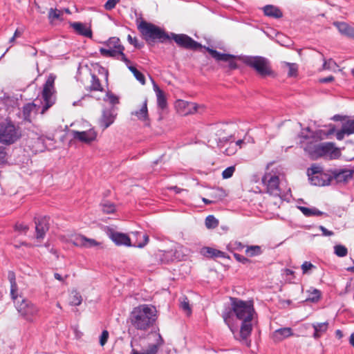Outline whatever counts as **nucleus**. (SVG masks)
Here are the masks:
<instances>
[{"instance_id": "nucleus-1", "label": "nucleus", "mask_w": 354, "mask_h": 354, "mask_svg": "<svg viewBox=\"0 0 354 354\" xmlns=\"http://www.w3.org/2000/svg\"><path fill=\"white\" fill-rule=\"evenodd\" d=\"M231 312L223 314L225 324L230 325V314L233 313L237 319L241 322L240 326V337L246 339L252 330V321L256 315L253 301H243L235 297H230Z\"/></svg>"}, {"instance_id": "nucleus-2", "label": "nucleus", "mask_w": 354, "mask_h": 354, "mask_svg": "<svg viewBox=\"0 0 354 354\" xmlns=\"http://www.w3.org/2000/svg\"><path fill=\"white\" fill-rule=\"evenodd\" d=\"M156 313L154 306L140 304L133 308L129 315V322L136 329L146 331L156 322Z\"/></svg>"}, {"instance_id": "nucleus-3", "label": "nucleus", "mask_w": 354, "mask_h": 354, "mask_svg": "<svg viewBox=\"0 0 354 354\" xmlns=\"http://www.w3.org/2000/svg\"><path fill=\"white\" fill-rule=\"evenodd\" d=\"M138 29L143 39L149 44L156 41L163 43L170 40V36L163 29L145 20L140 22Z\"/></svg>"}, {"instance_id": "nucleus-4", "label": "nucleus", "mask_w": 354, "mask_h": 354, "mask_svg": "<svg viewBox=\"0 0 354 354\" xmlns=\"http://www.w3.org/2000/svg\"><path fill=\"white\" fill-rule=\"evenodd\" d=\"M21 136L20 128L10 120L0 122V142L4 145L15 143Z\"/></svg>"}, {"instance_id": "nucleus-5", "label": "nucleus", "mask_w": 354, "mask_h": 354, "mask_svg": "<svg viewBox=\"0 0 354 354\" xmlns=\"http://www.w3.org/2000/svg\"><path fill=\"white\" fill-rule=\"evenodd\" d=\"M20 302H15V308L19 316L29 323H33L39 317V309L31 301L20 297Z\"/></svg>"}, {"instance_id": "nucleus-6", "label": "nucleus", "mask_w": 354, "mask_h": 354, "mask_svg": "<svg viewBox=\"0 0 354 354\" xmlns=\"http://www.w3.org/2000/svg\"><path fill=\"white\" fill-rule=\"evenodd\" d=\"M310 154L313 159L324 157L332 160L338 158L341 151L333 142H328L315 145Z\"/></svg>"}, {"instance_id": "nucleus-7", "label": "nucleus", "mask_w": 354, "mask_h": 354, "mask_svg": "<svg viewBox=\"0 0 354 354\" xmlns=\"http://www.w3.org/2000/svg\"><path fill=\"white\" fill-rule=\"evenodd\" d=\"M261 183L266 187V192L273 196H279L281 190L278 174L274 171H266L261 178Z\"/></svg>"}, {"instance_id": "nucleus-8", "label": "nucleus", "mask_w": 354, "mask_h": 354, "mask_svg": "<svg viewBox=\"0 0 354 354\" xmlns=\"http://www.w3.org/2000/svg\"><path fill=\"white\" fill-rule=\"evenodd\" d=\"M244 62L248 66L253 68L262 77L272 75L273 73L268 60L264 57H246Z\"/></svg>"}, {"instance_id": "nucleus-9", "label": "nucleus", "mask_w": 354, "mask_h": 354, "mask_svg": "<svg viewBox=\"0 0 354 354\" xmlns=\"http://www.w3.org/2000/svg\"><path fill=\"white\" fill-rule=\"evenodd\" d=\"M55 76L50 75L48 77L45 84H44L41 95L45 104L44 105L41 111V114H44L50 107H51L55 104Z\"/></svg>"}, {"instance_id": "nucleus-10", "label": "nucleus", "mask_w": 354, "mask_h": 354, "mask_svg": "<svg viewBox=\"0 0 354 354\" xmlns=\"http://www.w3.org/2000/svg\"><path fill=\"white\" fill-rule=\"evenodd\" d=\"M169 36L170 39H173L180 48L196 50L203 47L200 43L185 34L171 33Z\"/></svg>"}, {"instance_id": "nucleus-11", "label": "nucleus", "mask_w": 354, "mask_h": 354, "mask_svg": "<svg viewBox=\"0 0 354 354\" xmlns=\"http://www.w3.org/2000/svg\"><path fill=\"white\" fill-rule=\"evenodd\" d=\"M330 177L332 180H335L337 183H346L352 179L354 170L351 169H335L330 170Z\"/></svg>"}, {"instance_id": "nucleus-12", "label": "nucleus", "mask_w": 354, "mask_h": 354, "mask_svg": "<svg viewBox=\"0 0 354 354\" xmlns=\"http://www.w3.org/2000/svg\"><path fill=\"white\" fill-rule=\"evenodd\" d=\"M177 112L181 115L193 114L198 111V105L183 100H178L175 103Z\"/></svg>"}, {"instance_id": "nucleus-13", "label": "nucleus", "mask_w": 354, "mask_h": 354, "mask_svg": "<svg viewBox=\"0 0 354 354\" xmlns=\"http://www.w3.org/2000/svg\"><path fill=\"white\" fill-rule=\"evenodd\" d=\"M205 48L206 50L212 55V57L216 61H223L228 62V66L230 69H235L237 68V64L234 61L235 56L230 54L219 53L217 50L212 49L209 47Z\"/></svg>"}, {"instance_id": "nucleus-14", "label": "nucleus", "mask_w": 354, "mask_h": 354, "mask_svg": "<svg viewBox=\"0 0 354 354\" xmlns=\"http://www.w3.org/2000/svg\"><path fill=\"white\" fill-rule=\"evenodd\" d=\"M104 44L107 48L118 50L120 53V60L124 62L127 66L130 64V60L124 53V46L121 44L120 39L117 37H110Z\"/></svg>"}, {"instance_id": "nucleus-15", "label": "nucleus", "mask_w": 354, "mask_h": 354, "mask_svg": "<svg viewBox=\"0 0 354 354\" xmlns=\"http://www.w3.org/2000/svg\"><path fill=\"white\" fill-rule=\"evenodd\" d=\"M131 115L136 116L138 120L143 121L146 126H149V119L147 109V100L144 99L138 104L136 109L131 112Z\"/></svg>"}, {"instance_id": "nucleus-16", "label": "nucleus", "mask_w": 354, "mask_h": 354, "mask_svg": "<svg viewBox=\"0 0 354 354\" xmlns=\"http://www.w3.org/2000/svg\"><path fill=\"white\" fill-rule=\"evenodd\" d=\"M71 133L75 139L85 143H90L97 137V133L93 128L82 131L73 130Z\"/></svg>"}, {"instance_id": "nucleus-17", "label": "nucleus", "mask_w": 354, "mask_h": 354, "mask_svg": "<svg viewBox=\"0 0 354 354\" xmlns=\"http://www.w3.org/2000/svg\"><path fill=\"white\" fill-rule=\"evenodd\" d=\"M72 243L77 247L93 248L100 245L95 239H89L82 234H77L71 239Z\"/></svg>"}, {"instance_id": "nucleus-18", "label": "nucleus", "mask_w": 354, "mask_h": 354, "mask_svg": "<svg viewBox=\"0 0 354 354\" xmlns=\"http://www.w3.org/2000/svg\"><path fill=\"white\" fill-rule=\"evenodd\" d=\"M34 221L35 224L36 239L37 240H42L49 229L48 220L46 217H41L39 218H35Z\"/></svg>"}, {"instance_id": "nucleus-19", "label": "nucleus", "mask_w": 354, "mask_h": 354, "mask_svg": "<svg viewBox=\"0 0 354 354\" xmlns=\"http://www.w3.org/2000/svg\"><path fill=\"white\" fill-rule=\"evenodd\" d=\"M109 236L117 245H131V239L126 234L109 230Z\"/></svg>"}, {"instance_id": "nucleus-20", "label": "nucleus", "mask_w": 354, "mask_h": 354, "mask_svg": "<svg viewBox=\"0 0 354 354\" xmlns=\"http://www.w3.org/2000/svg\"><path fill=\"white\" fill-rule=\"evenodd\" d=\"M294 335L293 330L290 327H283L275 330L271 335L272 341L275 343L282 342L283 340L292 337Z\"/></svg>"}, {"instance_id": "nucleus-21", "label": "nucleus", "mask_w": 354, "mask_h": 354, "mask_svg": "<svg viewBox=\"0 0 354 354\" xmlns=\"http://www.w3.org/2000/svg\"><path fill=\"white\" fill-rule=\"evenodd\" d=\"M115 115L110 109H104L102 111V116L99 119V124L104 130L111 125L115 121Z\"/></svg>"}, {"instance_id": "nucleus-22", "label": "nucleus", "mask_w": 354, "mask_h": 354, "mask_svg": "<svg viewBox=\"0 0 354 354\" xmlns=\"http://www.w3.org/2000/svg\"><path fill=\"white\" fill-rule=\"evenodd\" d=\"M310 183L315 186L328 185L332 181V177L326 173H321L319 175L310 177Z\"/></svg>"}, {"instance_id": "nucleus-23", "label": "nucleus", "mask_w": 354, "mask_h": 354, "mask_svg": "<svg viewBox=\"0 0 354 354\" xmlns=\"http://www.w3.org/2000/svg\"><path fill=\"white\" fill-rule=\"evenodd\" d=\"M334 26L338 29L339 32L348 37L354 39V28L345 22H334Z\"/></svg>"}, {"instance_id": "nucleus-24", "label": "nucleus", "mask_w": 354, "mask_h": 354, "mask_svg": "<svg viewBox=\"0 0 354 354\" xmlns=\"http://www.w3.org/2000/svg\"><path fill=\"white\" fill-rule=\"evenodd\" d=\"M71 26L77 32L79 35L84 37L91 38L93 35L91 28L86 27L84 24L80 22H74L71 24Z\"/></svg>"}, {"instance_id": "nucleus-25", "label": "nucleus", "mask_w": 354, "mask_h": 354, "mask_svg": "<svg viewBox=\"0 0 354 354\" xmlns=\"http://www.w3.org/2000/svg\"><path fill=\"white\" fill-rule=\"evenodd\" d=\"M155 335L158 338L156 344L150 345L149 348L145 352H139L135 349H133L131 354H156L158 351V346L162 344L163 339L159 333H155Z\"/></svg>"}, {"instance_id": "nucleus-26", "label": "nucleus", "mask_w": 354, "mask_h": 354, "mask_svg": "<svg viewBox=\"0 0 354 354\" xmlns=\"http://www.w3.org/2000/svg\"><path fill=\"white\" fill-rule=\"evenodd\" d=\"M216 136L219 142H226L230 141L233 136L227 127H222L216 131Z\"/></svg>"}, {"instance_id": "nucleus-27", "label": "nucleus", "mask_w": 354, "mask_h": 354, "mask_svg": "<svg viewBox=\"0 0 354 354\" xmlns=\"http://www.w3.org/2000/svg\"><path fill=\"white\" fill-rule=\"evenodd\" d=\"M263 12L265 15L275 19H279L283 17L281 10L279 8L272 5L266 6L263 8Z\"/></svg>"}, {"instance_id": "nucleus-28", "label": "nucleus", "mask_w": 354, "mask_h": 354, "mask_svg": "<svg viewBox=\"0 0 354 354\" xmlns=\"http://www.w3.org/2000/svg\"><path fill=\"white\" fill-rule=\"evenodd\" d=\"M201 253L205 257H209V258H215V257L225 258L226 257L225 252H223L221 250L212 248H209V247H204L203 248H202Z\"/></svg>"}, {"instance_id": "nucleus-29", "label": "nucleus", "mask_w": 354, "mask_h": 354, "mask_svg": "<svg viewBox=\"0 0 354 354\" xmlns=\"http://www.w3.org/2000/svg\"><path fill=\"white\" fill-rule=\"evenodd\" d=\"M313 327L315 330L313 336L314 338L317 339L327 331L328 328V322H325L322 323H314L313 324Z\"/></svg>"}, {"instance_id": "nucleus-30", "label": "nucleus", "mask_w": 354, "mask_h": 354, "mask_svg": "<svg viewBox=\"0 0 354 354\" xmlns=\"http://www.w3.org/2000/svg\"><path fill=\"white\" fill-rule=\"evenodd\" d=\"M37 111V105L32 102L25 104L23 107V116L24 120L31 122L32 113Z\"/></svg>"}, {"instance_id": "nucleus-31", "label": "nucleus", "mask_w": 354, "mask_h": 354, "mask_svg": "<svg viewBox=\"0 0 354 354\" xmlns=\"http://www.w3.org/2000/svg\"><path fill=\"white\" fill-rule=\"evenodd\" d=\"M90 91H99L103 92L104 88L98 77L95 74H91L90 85L88 87Z\"/></svg>"}, {"instance_id": "nucleus-32", "label": "nucleus", "mask_w": 354, "mask_h": 354, "mask_svg": "<svg viewBox=\"0 0 354 354\" xmlns=\"http://www.w3.org/2000/svg\"><path fill=\"white\" fill-rule=\"evenodd\" d=\"M118 50L107 48H100V54L106 57H113L119 59V56L120 57V53L117 52Z\"/></svg>"}, {"instance_id": "nucleus-33", "label": "nucleus", "mask_w": 354, "mask_h": 354, "mask_svg": "<svg viewBox=\"0 0 354 354\" xmlns=\"http://www.w3.org/2000/svg\"><path fill=\"white\" fill-rule=\"evenodd\" d=\"M156 91L157 95L158 106V107L163 110L167 106V99L165 97V93L159 88H157Z\"/></svg>"}, {"instance_id": "nucleus-34", "label": "nucleus", "mask_w": 354, "mask_h": 354, "mask_svg": "<svg viewBox=\"0 0 354 354\" xmlns=\"http://www.w3.org/2000/svg\"><path fill=\"white\" fill-rule=\"evenodd\" d=\"M307 292L308 293V297L306 299V301L317 302L321 298L322 293H321L320 290H319L318 289H316L314 288H310L307 291Z\"/></svg>"}, {"instance_id": "nucleus-35", "label": "nucleus", "mask_w": 354, "mask_h": 354, "mask_svg": "<svg viewBox=\"0 0 354 354\" xmlns=\"http://www.w3.org/2000/svg\"><path fill=\"white\" fill-rule=\"evenodd\" d=\"M82 301L81 295L77 290L71 291L69 295V303L71 306H79Z\"/></svg>"}, {"instance_id": "nucleus-36", "label": "nucleus", "mask_w": 354, "mask_h": 354, "mask_svg": "<svg viewBox=\"0 0 354 354\" xmlns=\"http://www.w3.org/2000/svg\"><path fill=\"white\" fill-rule=\"evenodd\" d=\"M283 66L288 68V77H296L298 74V65L295 63L283 62Z\"/></svg>"}, {"instance_id": "nucleus-37", "label": "nucleus", "mask_w": 354, "mask_h": 354, "mask_svg": "<svg viewBox=\"0 0 354 354\" xmlns=\"http://www.w3.org/2000/svg\"><path fill=\"white\" fill-rule=\"evenodd\" d=\"M301 212L306 216H322L324 214V212L319 211L316 208H308L306 207H299Z\"/></svg>"}, {"instance_id": "nucleus-38", "label": "nucleus", "mask_w": 354, "mask_h": 354, "mask_svg": "<svg viewBox=\"0 0 354 354\" xmlns=\"http://www.w3.org/2000/svg\"><path fill=\"white\" fill-rule=\"evenodd\" d=\"M128 68L133 74L136 79L142 85L146 83L145 75L139 71L136 67L133 66H129Z\"/></svg>"}, {"instance_id": "nucleus-39", "label": "nucleus", "mask_w": 354, "mask_h": 354, "mask_svg": "<svg viewBox=\"0 0 354 354\" xmlns=\"http://www.w3.org/2000/svg\"><path fill=\"white\" fill-rule=\"evenodd\" d=\"M323 172L322 167L318 165H313L310 168L308 169L307 174L309 177V180L310 177L319 175V174Z\"/></svg>"}, {"instance_id": "nucleus-40", "label": "nucleus", "mask_w": 354, "mask_h": 354, "mask_svg": "<svg viewBox=\"0 0 354 354\" xmlns=\"http://www.w3.org/2000/svg\"><path fill=\"white\" fill-rule=\"evenodd\" d=\"M261 253V247L258 245L249 246L245 250V254L250 257L259 255Z\"/></svg>"}, {"instance_id": "nucleus-41", "label": "nucleus", "mask_w": 354, "mask_h": 354, "mask_svg": "<svg viewBox=\"0 0 354 354\" xmlns=\"http://www.w3.org/2000/svg\"><path fill=\"white\" fill-rule=\"evenodd\" d=\"M218 225V221L213 216L209 215L205 219V225L207 228H215Z\"/></svg>"}, {"instance_id": "nucleus-42", "label": "nucleus", "mask_w": 354, "mask_h": 354, "mask_svg": "<svg viewBox=\"0 0 354 354\" xmlns=\"http://www.w3.org/2000/svg\"><path fill=\"white\" fill-rule=\"evenodd\" d=\"M335 254L339 257H344L347 255L348 250L343 245H337L334 247Z\"/></svg>"}, {"instance_id": "nucleus-43", "label": "nucleus", "mask_w": 354, "mask_h": 354, "mask_svg": "<svg viewBox=\"0 0 354 354\" xmlns=\"http://www.w3.org/2000/svg\"><path fill=\"white\" fill-rule=\"evenodd\" d=\"M102 210L106 214L113 213L115 210V207L113 203L110 202H104L102 203Z\"/></svg>"}, {"instance_id": "nucleus-44", "label": "nucleus", "mask_w": 354, "mask_h": 354, "mask_svg": "<svg viewBox=\"0 0 354 354\" xmlns=\"http://www.w3.org/2000/svg\"><path fill=\"white\" fill-rule=\"evenodd\" d=\"M18 287L17 284H14L10 286V296L12 299L13 300L14 304L15 305V302H20L21 298H19L17 295ZM19 297H21V296Z\"/></svg>"}, {"instance_id": "nucleus-45", "label": "nucleus", "mask_w": 354, "mask_h": 354, "mask_svg": "<svg viewBox=\"0 0 354 354\" xmlns=\"http://www.w3.org/2000/svg\"><path fill=\"white\" fill-rule=\"evenodd\" d=\"M62 12L57 9L50 8L48 11L49 19L53 21L55 19H60Z\"/></svg>"}, {"instance_id": "nucleus-46", "label": "nucleus", "mask_w": 354, "mask_h": 354, "mask_svg": "<svg viewBox=\"0 0 354 354\" xmlns=\"http://www.w3.org/2000/svg\"><path fill=\"white\" fill-rule=\"evenodd\" d=\"M180 308L186 312L187 315H190L192 309L189 304V300L186 297H183L180 300Z\"/></svg>"}, {"instance_id": "nucleus-47", "label": "nucleus", "mask_w": 354, "mask_h": 354, "mask_svg": "<svg viewBox=\"0 0 354 354\" xmlns=\"http://www.w3.org/2000/svg\"><path fill=\"white\" fill-rule=\"evenodd\" d=\"M337 67L336 62L332 59H329L328 60H324V62L322 66V70H335Z\"/></svg>"}, {"instance_id": "nucleus-48", "label": "nucleus", "mask_w": 354, "mask_h": 354, "mask_svg": "<svg viewBox=\"0 0 354 354\" xmlns=\"http://www.w3.org/2000/svg\"><path fill=\"white\" fill-rule=\"evenodd\" d=\"M343 125L345 127V131L347 132V135L354 133V120H348Z\"/></svg>"}, {"instance_id": "nucleus-49", "label": "nucleus", "mask_w": 354, "mask_h": 354, "mask_svg": "<svg viewBox=\"0 0 354 354\" xmlns=\"http://www.w3.org/2000/svg\"><path fill=\"white\" fill-rule=\"evenodd\" d=\"M235 171V167L231 166L226 168L222 173V177L224 179L229 178L232 176Z\"/></svg>"}, {"instance_id": "nucleus-50", "label": "nucleus", "mask_w": 354, "mask_h": 354, "mask_svg": "<svg viewBox=\"0 0 354 354\" xmlns=\"http://www.w3.org/2000/svg\"><path fill=\"white\" fill-rule=\"evenodd\" d=\"M301 268L303 274H307L310 270L315 268V266L309 261H304L302 263Z\"/></svg>"}, {"instance_id": "nucleus-51", "label": "nucleus", "mask_w": 354, "mask_h": 354, "mask_svg": "<svg viewBox=\"0 0 354 354\" xmlns=\"http://www.w3.org/2000/svg\"><path fill=\"white\" fill-rule=\"evenodd\" d=\"M120 0H108L104 7L105 8V10H111L112 9H113L115 6L117 5V3H118L120 2Z\"/></svg>"}, {"instance_id": "nucleus-52", "label": "nucleus", "mask_w": 354, "mask_h": 354, "mask_svg": "<svg viewBox=\"0 0 354 354\" xmlns=\"http://www.w3.org/2000/svg\"><path fill=\"white\" fill-rule=\"evenodd\" d=\"M15 230L26 234L29 230V227L24 223H17L15 225Z\"/></svg>"}, {"instance_id": "nucleus-53", "label": "nucleus", "mask_w": 354, "mask_h": 354, "mask_svg": "<svg viewBox=\"0 0 354 354\" xmlns=\"http://www.w3.org/2000/svg\"><path fill=\"white\" fill-rule=\"evenodd\" d=\"M109 102L113 104H117L119 103V98L112 93H108L106 94Z\"/></svg>"}, {"instance_id": "nucleus-54", "label": "nucleus", "mask_w": 354, "mask_h": 354, "mask_svg": "<svg viewBox=\"0 0 354 354\" xmlns=\"http://www.w3.org/2000/svg\"><path fill=\"white\" fill-rule=\"evenodd\" d=\"M109 338V332L106 330H103L100 338V344L101 346L105 345Z\"/></svg>"}, {"instance_id": "nucleus-55", "label": "nucleus", "mask_w": 354, "mask_h": 354, "mask_svg": "<svg viewBox=\"0 0 354 354\" xmlns=\"http://www.w3.org/2000/svg\"><path fill=\"white\" fill-rule=\"evenodd\" d=\"M127 40L131 44L133 45L136 48H140L142 46V45L138 44L137 38L131 37V35H128Z\"/></svg>"}, {"instance_id": "nucleus-56", "label": "nucleus", "mask_w": 354, "mask_h": 354, "mask_svg": "<svg viewBox=\"0 0 354 354\" xmlns=\"http://www.w3.org/2000/svg\"><path fill=\"white\" fill-rule=\"evenodd\" d=\"M234 257L237 261L241 262L243 264L250 262V260L248 259L237 253L234 254Z\"/></svg>"}, {"instance_id": "nucleus-57", "label": "nucleus", "mask_w": 354, "mask_h": 354, "mask_svg": "<svg viewBox=\"0 0 354 354\" xmlns=\"http://www.w3.org/2000/svg\"><path fill=\"white\" fill-rule=\"evenodd\" d=\"M6 161V152L5 148L0 147V165L5 163Z\"/></svg>"}, {"instance_id": "nucleus-58", "label": "nucleus", "mask_w": 354, "mask_h": 354, "mask_svg": "<svg viewBox=\"0 0 354 354\" xmlns=\"http://www.w3.org/2000/svg\"><path fill=\"white\" fill-rule=\"evenodd\" d=\"M347 135V132L345 131V127L343 125L341 130L338 131L336 133V138L339 140H343L344 135Z\"/></svg>"}, {"instance_id": "nucleus-59", "label": "nucleus", "mask_w": 354, "mask_h": 354, "mask_svg": "<svg viewBox=\"0 0 354 354\" xmlns=\"http://www.w3.org/2000/svg\"><path fill=\"white\" fill-rule=\"evenodd\" d=\"M319 229L322 231L323 236H330L334 234L333 232L328 230L326 227H324L322 225L319 226Z\"/></svg>"}, {"instance_id": "nucleus-60", "label": "nucleus", "mask_w": 354, "mask_h": 354, "mask_svg": "<svg viewBox=\"0 0 354 354\" xmlns=\"http://www.w3.org/2000/svg\"><path fill=\"white\" fill-rule=\"evenodd\" d=\"M144 241L142 243H139L136 247L138 248H143L145 245H146L149 242V236L147 234H144L143 236Z\"/></svg>"}, {"instance_id": "nucleus-61", "label": "nucleus", "mask_w": 354, "mask_h": 354, "mask_svg": "<svg viewBox=\"0 0 354 354\" xmlns=\"http://www.w3.org/2000/svg\"><path fill=\"white\" fill-rule=\"evenodd\" d=\"M8 279L11 285L17 284L15 274L13 272H9L8 273Z\"/></svg>"}, {"instance_id": "nucleus-62", "label": "nucleus", "mask_w": 354, "mask_h": 354, "mask_svg": "<svg viewBox=\"0 0 354 354\" xmlns=\"http://www.w3.org/2000/svg\"><path fill=\"white\" fill-rule=\"evenodd\" d=\"M334 80H335V77L333 75H330L328 77L320 79L319 82L321 83H328V82H331L334 81Z\"/></svg>"}, {"instance_id": "nucleus-63", "label": "nucleus", "mask_w": 354, "mask_h": 354, "mask_svg": "<svg viewBox=\"0 0 354 354\" xmlns=\"http://www.w3.org/2000/svg\"><path fill=\"white\" fill-rule=\"evenodd\" d=\"M183 249V247L182 245H178L176 247V250H175V253H174L175 257L179 260H180L181 257L180 256V254H178V252H182Z\"/></svg>"}, {"instance_id": "nucleus-64", "label": "nucleus", "mask_w": 354, "mask_h": 354, "mask_svg": "<svg viewBox=\"0 0 354 354\" xmlns=\"http://www.w3.org/2000/svg\"><path fill=\"white\" fill-rule=\"evenodd\" d=\"M23 33H24L23 28H17L13 35L14 38L20 37L23 35Z\"/></svg>"}]
</instances>
